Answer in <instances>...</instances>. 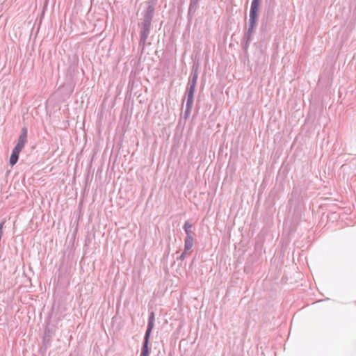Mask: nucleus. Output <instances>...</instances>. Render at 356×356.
Returning a JSON list of instances; mask_svg holds the SVG:
<instances>
[{
  "label": "nucleus",
  "instance_id": "f03ea898",
  "mask_svg": "<svg viewBox=\"0 0 356 356\" xmlns=\"http://www.w3.org/2000/svg\"><path fill=\"white\" fill-rule=\"evenodd\" d=\"M52 338V330L46 327L44 331V335L42 337V345L40 348V353L41 354H44L47 349L50 347L51 343Z\"/></svg>",
  "mask_w": 356,
  "mask_h": 356
},
{
  "label": "nucleus",
  "instance_id": "f3484780",
  "mask_svg": "<svg viewBox=\"0 0 356 356\" xmlns=\"http://www.w3.org/2000/svg\"><path fill=\"white\" fill-rule=\"evenodd\" d=\"M186 252H185V251L184 250V252L179 256V259L184 260L186 257Z\"/></svg>",
  "mask_w": 356,
  "mask_h": 356
},
{
  "label": "nucleus",
  "instance_id": "4468645a",
  "mask_svg": "<svg viewBox=\"0 0 356 356\" xmlns=\"http://www.w3.org/2000/svg\"><path fill=\"white\" fill-rule=\"evenodd\" d=\"M251 37H252V34H250L249 33H245L243 36V40L245 42H250L251 40H252Z\"/></svg>",
  "mask_w": 356,
  "mask_h": 356
},
{
  "label": "nucleus",
  "instance_id": "20e7f679",
  "mask_svg": "<svg viewBox=\"0 0 356 356\" xmlns=\"http://www.w3.org/2000/svg\"><path fill=\"white\" fill-rule=\"evenodd\" d=\"M27 141V129L26 127H23L21 130L20 135L18 138L17 143L15 147L13 148L16 151L21 152L24 148L26 143Z\"/></svg>",
  "mask_w": 356,
  "mask_h": 356
},
{
  "label": "nucleus",
  "instance_id": "1a4fd4ad",
  "mask_svg": "<svg viewBox=\"0 0 356 356\" xmlns=\"http://www.w3.org/2000/svg\"><path fill=\"white\" fill-rule=\"evenodd\" d=\"M154 313L152 312L149 316L148 323L145 334H151L152 329L154 328Z\"/></svg>",
  "mask_w": 356,
  "mask_h": 356
},
{
  "label": "nucleus",
  "instance_id": "9b49d317",
  "mask_svg": "<svg viewBox=\"0 0 356 356\" xmlns=\"http://www.w3.org/2000/svg\"><path fill=\"white\" fill-rule=\"evenodd\" d=\"M20 152L16 151L15 149H13L12 154L10 157L9 163L11 166H13L17 163L19 159V155Z\"/></svg>",
  "mask_w": 356,
  "mask_h": 356
},
{
  "label": "nucleus",
  "instance_id": "6ab92c4d",
  "mask_svg": "<svg viewBox=\"0 0 356 356\" xmlns=\"http://www.w3.org/2000/svg\"><path fill=\"white\" fill-rule=\"evenodd\" d=\"M3 235V230L0 229V236L2 237Z\"/></svg>",
  "mask_w": 356,
  "mask_h": 356
},
{
  "label": "nucleus",
  "instance_id": "9d476101",
  "mask_svg": "<svg viewBox=\"0 0 356 356\" xmlns=\"http://www.w3.org/2000/svg\"><path fill=\"white\" fill-rule=\"evenodd\" d=\"M194 238L193 236H186L184 239V251L186 252L191 250L193 245Z\"/></svg>",
  "mask_w": 356,
  "mask_h": 356
},
{
  "label": "nucleus",
  "instance_id": "423d86ee",
  "mask_svg": "<svg viewBox=\"0 0 356 356\" xmlns=\"http://www.w3.org/2000/svg\"><path fill=\"white\" fill-rule=\"evenodd\" d=\"M200 0H190L188 10V19L190 21L191 20L197 8H199V2Z\"/></svg>",
  "mask_w": 356,
  "mask_h": 356
},
{
  "label": "nucleus",
  "instance_id": "f257e3e1",
  "mask_svg": "<svg viewBox=\"0 0 356 356\" xmlns=\"http://www.w3.org/2000/svg\"><path fill=\"white\" fill-rule=\"evenodd\" d=\"M148 6L143 14V22L138 24L140 28V40L139 47L142 48L141 52L143 53L146 46L147 40L150 34L152 29V21L154 15V6L151 2H147Z\"/></svg>",
  "mask_w": 356,
  "mask_h": 356
},
{
  "label": "nucleus",
  "instance_id": "dca6fc26",
  "mask_svg": "<svg viewBox=\"0 0 356 356\" xmlns=\"http://www.w3.org/2000/svg\"><path fill=\"white\" fill-rule=\"evenodd\" d=\"M254 28V26L248 25V28L246 33H249L252 34L253 32Z\"/></svg>",
  "mask_w": 356,
  "mask_h": 356
},
{
  "label": "nucleus",
  "instance_id": "ddd939ff",
  "mask_svg": "<svg viewBox=\"0 0 356 356\" xmlns=\"http://www.w3.org/2000/svg\"><path fill=\"white\" fill-rule=\"evenodd\" d=\"M193 102H186V110L184 112V118H187L189 116L191 109H192V107H193Z\"/></svg>",
  "mask_w": 356,
  "mask_h": 356
},
{
  "label": "nucleus",
  "instance_id": "2eb2a0df",
  "mask_svg": "<svg viewBox=\"0 0 356 356\" xmlns=\"http://www.w3.org/2000/svg\"><path fill=\"white\" fill-rule=\"evenodd\" d=\"M249 44H250V42H245V41L243 43V50L245 54H246L248 52V49Z\"/></svg>",
  "mask_w": 356,
  "mask_h": 356
},
{
  "label": "nucleus",
  "instance_id": "f8f14e48",
  "mask_svg": "<svg viewBox=\"0 0 356 356\" xmlns=\"http://www.w3.org/2000/svg\"><path fill=\"white\" fill-rule=\"evenodd\" d=\"M193 227V224L191 223L188 220H186L184 222L183 229H184L186 236H193V234H194L191 231V228Z\"/></svg>",
  "mask_w": 356,
  "mask_h": 356
},
{
  "label": "nucleus",
  "instance_id": "39448f33",
  "mask_svg": "<svg viewBox=\"0 0 356 356\" xmlns=\"http://www.w3.org/2000/svg\"><path fill=\"white\" fill-rule=\"evenodd\" d=\"M199 75V63H194L192 66L191 73L188 79V85L195 86L197 85V81Z\"/></svg>",
  "mask_w": 356,
  "mask_h": 356
},
{
  "label": "nucleus",
  "instance_id": "a211bd4d",
  "mask_svg": "<svg viewBox=\"0 0 356 356\" xmlns=\"http://www.w3.org/2000/svg\"><path fill=\"white\" fill-rule=\"evenodd\" d=\"M6 222V220L3 219L1 222H0V229L3 230V226H4V224Z\"/></svg>",
  "mask_w": 356,
  "mask_h": 356
},
{
  "label": "nucleus",
  "instance_id": "6e6552de",
  "mask_svg": "<svg viewBox=\"0 0 356 356\" xmlns=\"http://www.w3.org/2000/svg\"><path fill=\"white\" fill-rule=\"evenodd\" d=\"M195 86L192 85H188V87L186 88V96H187V100L186 102H193L194 101V94L195 92Z\"/></svg>",
  "mask_w": 356,
  "mask_h": 356
},
{
  "label": "nucleus",
  "instance_id": "0eeeda50",
  "mask_svg": "<svg viewBox=\"0 0 356 356\" xmlns=\"http://www.w3.org/2000/svg\"><path fill=\"white\" fill-rule=\"evenodd\" d=\"M150 335L151 334H145L140 356H149V355L150 349L149 348V341Z\"/></svg>",
  "mask_w": 356,
  "mask_h": 356
},
{
  "label": "nucleus",
  "instance_id": "7ed1b4c3",
  "mask_svg": "<svg viewBox=\"0 0 356 356\" xmlns=\"http://www.w3.org/2000/svg\"><path fill=\"white\" fill-rule=\"evenodd\" d=\"M260 1L252 0L250 10V19L249 24L250 26H255L258 18V11L259 7Z\"/></svg>",
  "mask_w": 356,
  "mask_h": 356
}]
</instances>
